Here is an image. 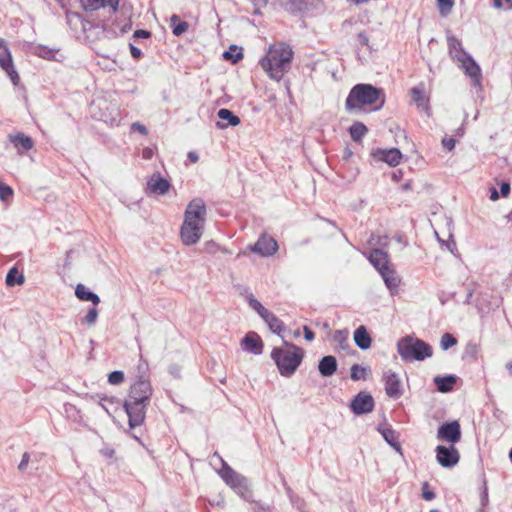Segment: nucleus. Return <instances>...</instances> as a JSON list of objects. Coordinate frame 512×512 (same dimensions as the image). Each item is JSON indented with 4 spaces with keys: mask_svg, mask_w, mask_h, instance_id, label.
Masks as SVG:
<instances>
[{
    "mask_svg": "<svg viewBox=\"0 0 512 512\" xmlns=\"http://www.w3.org/2000/svg\"><path fill=\"white\" fill-rule=\"evenodd\" d=\"M207 209L203 199L191 200L184 212V221L180 228V237L184 245L196 244L202 237L206 223Z\"/></svg>",
    "mask_w": 512,
    "mask_h": 512,
    "instance_id": "1",
    "label": "nucleus"
},
{
    "mask_svg": "<svg viewBox=\"0 0 512 512\" xmlns=\"http://www.w3.org/2000/svg\"><path fill=\"white\" fill-rule=\"evenodd\" d=\"M293 55L294 52L289 44L277 42L270 45L259 64L271 79L280 81L289 71Z\"/></svg>",
    "mask_w": 512,
    "mask_h": 512,
    "instance_id": "2",
    "label": "nucleus"
},
{
    "mask_svg": "<svg viewBox=\"0 0 512 512\" xmlns=\"http://www.w3.org/2000/svg\"><path fill=\"white\" fill-rule=\"evenodd\" d=\"M285 348L276 347L271 352V358L277 365L282 376H292L303 359V350L294 344L284 341Z\"/></svg>",
    "mask_w": 512,
    "mask_h": 512,
    "instance_id": "3",
    "label": "nucleus"
},
{
    "mask_svg": "<svg viewBox=\"0 0 512 512\" xmlns=\"http://www.w3.org/2000/svg\"><path fill=\"white\" fill-rule=\"evenodd\" d=\"M380 101L376 109L384 105L385 99L381 89H378L371 84H357L355 85L345 101L346 109L351 111L360 109L364 105H372Z\"/></svg>",
    "mask_w": 512,
    "mask_h": 512,
    "instance_id": "4",
    "label": "nucleus"
},
{
    "mask_svg": "<svg viewBox=\"0 0 512 512\" xmlns=\"http://www.w3.org/2000/svg\"><path fill=\"white\" fill-rule=\"evenodd\" d=\"M397 351L405 362L423 361L433 354L432 347L421 339L406 336L397 342Z\"/></svg>",
    "mask_w": 512,
    "mask_h": 512,
    "instance_id": "5",
    "label": "nucleus"
},
{
    "mask_svg": "<svg viewBox=\"0 0 512 512\" xmlns=\"http://www.w3.org/2000/svg\"><path fill=\"white\" fill-rule=\"evenodd\" d=\"M147 364L138 365V375L134 382L130 385L127 395L128 399L139 400L140 402H150L153 388L147 375Z\"/></svg>",
    "mask_w": 512,
    "mask_h": 512,
    "instance_id": "6",
    "label": "nucleus"
},
{
    "mask_svg": "<svg viewBox=\"0 0 512 512\" xmlns=\"http://www.w3.org/2000/svg\"><path fill=\"white\" fill-rule=\"evenodd\" d=\"M223 467L219 471V475L225 481L227 485H229L232 489H234L243 499L250 500L251 491L249 489L247 479L241 474L234 471L227 463H225L221 458Z\"/></svg>",
    "mask_w": 512,
    "mask_h": 512,
    "instance_id": "7",
    "label": "nucleus"
},
{
    "mask_svg": "<svg viewBox=\"0 0 512 512\" xmlns=\"http://www.w3.org/2000/svg\"><path fill=\"white\" fill-rule=\"evenodd\" d=\"M150 402H140L126 398L123 404L124 410L128 416L130 428H135L143 424L146 417V409Z\"/></svg>",
    "mask_w": 512,
    "mask_h": 512,
    "instance_id": "8",
    "label": "nucleus"
},
{
    "mask_svg": "<svg viewBox=\"0 0 512 512\" xmlns=\"http://www.w3.org/2000/svg\"><path fill=\"white\" fill-rule=\"evenodd\" d=\"M437 439L455 444L461 439V428L458 421H451L442 424L437 430Z\"/></svg>",
    "mask_w": 512,
    "mask_h": 512,
    "instance_id": "9",
    "label": "nucleus"
},
{
    "mask_svg": "<svg viewBox=\"0 0 512 512\" xmlns=\"http://www.w3.org/2000/svg\"><path fill=\"white\" fill-rule=\"evenodd\" d=\"M436 459L442 467L450 468L459 462L460 454L453 445L450 447L439 445L436 447Z\"/></svg>",
    "mask_w": 512,
    "mask_h": 512,
    "instance_id": "10",
    "label": "nucleus"
},
{
    "mask_svg": "<svg viewBox=\"0 0 512 512\" xmlns=\"http://www.w3.org/2000/svg\"><path fill=\"white\" fill-rule=\"evenodd\" d=\"M250 250L263 257H268L277 252L278 243L273 237L264 234L259 237L254 245L250 246Z\"/></svg>",
    "mask_w": 512,
    "mask_h": 512,
    "instance_id": "11",
    "label": "nucleus"
},
{
    "mask_svg": "<svg viewBox=\"0 0 512 512\" xmlns=\"http://www.w3.org/2000/svg\"><path fill=\"white\" fill-rule=\"evenodd\" d=\"M383 381L385 382V392L389 398L399 399L402 394V385L399 376L393 371H387L383 375Z\"/></svg>",
    "mask_w": 512,
    "mask_h": 512,
    "instance_id": "12",
    "label": "nucleus"
},
{
    "mask_svg": "<svg viewBox=\"0 0 512 512\" xmlns=\"http://www.w3.org/2000/svg\"><path fill=\"white\" fill-rule=\"evenodd\" d=\"M350 408L356 415L369 413L374 408V399L370 394L360 392L351 401Z\"/></svg>",
    "mask_w": 512,
    "mask_h": 512,
    "instance_id": "13",
    "label": "nucleus"
},
{
    "mask_svg": "<svg viewBox=\"0 0 512 512\" xmlns=\"http://www.w3.org/2000/svg\"><path fill=\"white\" fill-rule=\"evenodd\" d=\"M0 66L10 77L14 85L19 82V75L14 69L12 57L4 43L0 46Z\"/></svg>",
    "mask_w": 512,
    "mask_h": 512,
    "instance_id": "14",
    "label": "nucleus"
},
{
    "mask_svg": "<svg viewBox=\"0 0 512 512\" xmlns=\"http://www.w3.org/2000/svg\"><path fill=\"white\" fill-rule=\"evenodd\" d=\"M460 63L462 68L465 70V73L472 79L473 85L481 87V69L472 56L469 55L466 59L460 61Z\"/></svg>",
    "mask_w": 512,
    "mask_h": 512,
    "instance_id": "15",
    "label": "nucleus"
},
{
    "mask_svg": "<svg viewBox=\"0 0 512 512\" xmlns=\"http://www.w3.org/2000/svg\"><path fill=\"white\" fill-rule=\"evenodd\" d=\"M170 186V182L163 178L160 173H154L147 181V190L153 194L165 195Z\"/></svg>",
    "mask_w": 512,
    "mask_h": 512,
    "instance_id": "16",
    "label": "nucleus"
},
{
    "mask_svg": "<svg viewBox=\"0 0 512 512\" xmlns=\"http://www.w3.org/2000/svg\"><path fill=\"white\" fill-rule=\"evenodd\" d=\"M447 44L449 49V55L451 58L458 62L466 59L469 54L464 50L461 41L454 35H447Z\"/></svg>",
    "mask_w": 512,
    "mask_h": 512,
    "instance_id": "17",
    "label": "nucleus"
},
{
    "mask_svg": "<svg viewBox=\"0 0 512 512\" xmlns=\"http://www.w3.org/2000/svg\"><path fill=\"white\" fill-rule=\"evenodd\" d=\"M373 155L390 166H397L402 159V153L397 148L378 149Z\"/></svg>",
    "mask_w": 512,
    "mask_h": 512,
    "instance_id": "18",
    "label": "nucleus"
},
{
    "mask_svg": "<svg viewBox=\"0 0 512 512\" xmlns=\"http://www.w3.org/2000/svg\"><path fill=\"white\" fill-rule=\"evenodd\" d=\"M368 259L379 273L384 271L385 268L390 267L388 254L381 249H373Z\"/></svg>",
    "mask_w": 512,
    "mask_h": 512,
    "instance_id": "19",
    "label": "nucleus"
},
{
    "mask_svg": "<svg viewBox=\"0 0 512 512\" xmlns=\"http://www.w3.org/2000/svg\"><path fill=\"white\" fill-rule=\"evenodd\" d=\"M242 345H243V349L245 351H248V352L253 353L255 355H259V354L262 353V349H263L262 340L255 333L247 334L242 339Z\"/></svg>",
    "mask_w": 512,
    "mask_h": 512,
    "instance_id": "20",
    "label": "nucleus"
},
{
    "mask_svg": "<svg viewBox=\"0 0 512 512\" xmlns=\"http://www.w3.org/2000/svg\"><path fill=\"white\" fill-rule=\"evenodd\" d=\"M380 275L386 287L392 294H394L397 291L400 284V278L397 275L396 271L390 266L388 268H385L384 271H381Z\"/></svg>",
    "mask_w": 512,
    "mask_h": 512,
    "instance_id": "21",
    "label": "nucleus"
},
{
    "mask_svg": "<svg viewBox=\"0 0 512 512\" xmlns=\"http://www.w3.org/2000/svg\"><path fill=\"white\" fill-rule=\"evenodd\" d=\"M337 360L334 356H324L318 364V370L323 377H330L337 371Z\"/></svg>",
    "mask_w": 512,
    "mask_h": 512,
    "instance_id": "22",
    "label": "nucleus"
},
{
    "mask_svg": "<svg viewBox=\"0 0 512 512\" xmlns=\"http://www.w3.org/2000/svg\"><path fill=\"white\" fill-rule=\"evenodd\" d=\"M354 341L361 350H367L371 347L372 339L365 326L361 325L355 330Z\"/></svg>",
    "mask_w": 512,
    "mask_h": 512,
    "instance_id": "23",
    "label": "nucleus"
},
{
    "mask_svg": "<svg viewBox=\"0 0 512 512\" xmlns=\"http://www.w3.org/2000/svg\"><path fill=\"white\" fill-rule=\"evenodd\" d=\"M456 382H457V376H455V375L434 377V383H435L438 391L441 393L451 392L453 390Z\"/></svg>",
    "mask_w": 512,
    "mask_h": 512,
    "instance_id": "24",
    "label": "nucleus"
},
{
    "mask_svg": "<svg viewBox=\"0 0 512 512\" xmlns=\"http://www.w3.org/2000/svg\"><path fill=\"white\" fill-rule=\"evenodd\" d=\"M219 119L227 121V124H222L220 122H217V127L220 129L227 128L228 126H237L240 124V118L236 116L231 110L222 108L217 113Z\"/></svg>",
    "mask_w": 512,
    "mask_h": 512,
    "instance_id": "25",
    "label": "nucleus"
},
{
    "mask_svg": "<svg viewBox=\"0 0 512 512\" xmlns=\"http://www.w3.org/2000/svg\"><path fill=\"white\" fill-rule=\"evenodd\" d=\"M9 139L18 149L28 151L33 148V140L29 136H26L24 133L10 135Z\"/></svg>",
    "mask_w": 512,
    "mask_h": 512,
    "instance_id": "26",
    "label": "nucleus"
},
{
    "mask_svg": "<svg viewBox=\"0 0 512 512\" xmlns=\"http://www.w3.org/2000/svg\"><path fill=\"white\" fill-rule=\"evenodd\" d=\"M75 295L78 299L82 301H90L94 305H98L100 303L99 296L94 292L87 290L83 284H78L76 286Z\"/></svg>",
    "mask_w": 512,
    "mask_h": 512,
    "instance_id": "27",
    "label": "nucleus"
},
{
    "mask_svg": "<svg viewBox=\"0 0 512 512\" xmlns=\"http://www.w3.org/2000/svg\"><path fill=\"white\" fill-rule=\"evenodd\" d=\"M377 430L391 447H393L398 452L401 450V446L397 441V435L394 430H392L391 428L381 426H379Z\"/></svg>",
    "mask_w": 512,
    "mask_h": 512,
    "instance_id": "28",
    "label": "nucleus"
},
{
    "mask_svg": "<svg viewBox=\"0 0 512 512\" xmlns=\"http://www.w3.org/2000/svg\"><path fill=\"white\" fill-rule=\"evenodd\" d=\"M411 95L413 101L417 104L419 108L424 110H428L427 99L425 97L424 85L420 84L419 86L413 87L411 89Z\"/></svg>",
    "mask_w": 512,
    "mask_h": 512,
    "instance_id": "29",
    "label": "nucleus"
},
{
    "mask_svg": "<svg viewBox=\"0 0 512 512\" xmlns=\"http://www.w3.org/2000/svg\"><path fill=\"white\" fill-rule=\"evenodd\" d=\"M24 281V275L16 267L11 268L6 275L7 286L13 287L15 285H22Z\"/></svg>",
    "mask_w": 512,
    "mask_h": 512,
    "instance_id": "30",
    "label": "nucleus"
},
{
    "mask_svg": "<svg viewBox=\"0 0 512 512\" xmlns=\"http://www.w3.org/2000/svg\"><path fill=\"white\" fill-rule=\"evenodd\" d=\"M349 132L353 141L360 142L368 132V129L362 122H355L349 128Z\"/></svg>",
    "mask_w": 512,
    "mask_h": 512,
    "instance_id": "31",
    "label": "nucleus"
},
{
    "mask_svg": "<svg viewBox=\"0 0 512 512\" xmlns=\"http://www.w3.org/2000/svg\"><path fill=\"white\" fill-rule=\"evenodd\" d=\"M281 5L288 11L296 13L302 11L306 6V0H279Z\"/></svg>",
    "mask_w": 512,
    "mask_h": 512,
    "instance_id": "32",
    "label": "nucleus"
},
{
    "mask_svg": "<svg viewBox=\"0 0 512 512\" xmlns=\"http://www.w3.org/2000/svg\"><path fill=\"white\" fill-rule=\"evenodd\" d=\"M264 322L268 325L269 329L278 335L284 331V323L276 317L273 313L264 320Z\"/></svg>",
    "mask_w": 512,
    "mask_h": 512,
    "instance_id": "33",
    "label": "nucleus"
},
{
    "mask_svg": "<svg viewBox=\"0 0 512 512\" xmlns=\"http://www.w3.org/2000/svg\"><path fill=\"white\" fill-rule=\"evenodd\" d=\"M109 0H80L81 6L85 11H96L102 7L109 6Z\"/></svg>",
    "mask_w": 512,
    "mask_h": 512,
    "instance_id": "34",
    "label": "nucleus"
},
{
    "mask_svg": "<svg viewBox=\"0 0 512 512\" xmlns=\"http://www.w3.org/2000/svg\"><path fill=\"white\" fill-rule=\"evenodd\" d=\"M454 0H437V7L442 17H447L453 9Z\"/></svg>",
    "mask_w": 512,
    "mask_h": 512,
    "instance_id": "35",
    "label": "nucleus"
},
{
    "mask_svg": "<svg viewBox=\"0 0 512 512\" xmlns=\"http://www.w3.org/2000/svg\"><path fill=\"white\" fill-rule=\"evenodd\" d=\"M350 370H351V379L354 381L364 379L367 372L369 371L368 368L361 367L358 364L352 365Z\"/></svg>",
    "mask_w": 512,
    "mask_h": 512,
    "instance_id": "36",
    "label": "nucleus"
},
{
    "mask_svg": "<svg viewBox=\"0 0 512 512\" xmlns=\"http://www.w3.org/2000/svg\"><path fill=\"white\" fill-rule=\"evenodd\" d=\"M457 344V339L450 333H445L442 335L440 340V347L442 350L446 351L449 348L455 346Z\"/></svg>",
    "mask_w": 512,
    "mask_h": 512,
    "instance_id": "37",
    "label": "nucleus"
},
{
    "mask_svg": "<svg viewBox=\"0 0 512 512\" xmlns=\"http://www.w3.org/2000/svg\"><path fill=\"white\" fill-rule=\"evenodd\" d=\"M230 50L236 51V53H232L231 51H225L223 53V58L226 60H231L232 63H237L239 60L243 58V53L241 51H238L237 46L231 45Z\"/></svg>",
    "mask_w": 512,
    "mask_h": 512,
    "instance_id": "38",
    "label": "nucleus"
},
{
    "mask_svg": "<svg viewBox=\"0 0 512 512\" xmlns=\"http://www.w3.org/2000/svg\"><path fill=\"white\" fill-rule=\"evenodd\" d=\"M124 381V373L120 370L111 372L108 375V382L112 385H119Z\"/></svg>",
    "mask_w": 512,
    "mask_h": 512,
    "instance_id": "39",
    "label": "nucleus"
},
{
    "mask_svg": "<svg viewBox=\"0 0 512 512\" xmlns=\"http://www.w3.org/2000/svg\"><path fill=\"white\" fill-rule=\"evenodd\" d=\"M97 318H98V310L96 308H91V309H89L88 313L84 317L83 321L87 325L90 326L96 322Z\"/></svg>",
    "mask_w": 512,
    "mask_h": 512,
    "instance_id": "40",
    "label": "nucleus"
},
{
    "mask_svg": "<svg viewBox=\"0 0 512 512\" xmlns=\"http://www.w3.org/2000/svg\"><path fill=\"white\" fill-rule=\"evenodd\" d=\"M13 195V190L10 186L0 182V200L6 201Z\"/></svg>",
    "mask_w": 512,
    "mask_h": 512,
    "instance_id": "41",
    "label": "nucleus"
},
{
    "mask_svg": "<svg viewBox=\"0 0 512 512\" xmlns=\"http://www.w3.org/2000/svg\"><path fill=\"white\" fill-rule=\"evenodd\" d=\"M188 23L185 21L178 22L172 28V32L175 36H180L188 30Z\"/></svg>",
    "mask_w": 512,
    "mask_h": 512,
    "instance_id": "42",
    "label": "nucleus"
},
{
    "mask_svg": "<svg viewBox=\"0 0 512 512\" xmlns=\"http://www.w3.org/2000/svg\"><path fill=\"white\" fill-rule=\"evenodd\" d=\"M428 487L429 485L427 482L422 484V497L427 501H431L435 498V493L429 490Z\"/></svg>",
    "mask_w": 512,
    "mask_h": 512,
    "instance_id": "43",
    "label": "nucleus"
},
{
    "mask_svg": "<svg viewBox=\"0 0 512 512\" xmlns=\"http://www.w3.org/2000/svg\"><path fill=\"white\" fill-rule=\"evenodd\" d=\"M247 302L249 306L255 311L259 310L262 306V304L254 297L252 293L247 296Z\"/></svg>",
    "mask_w": 512,
    "mask_h": 512,
    "instance_id": "44",
    "label": "nucleus"
},
{
    "mask_svg": "<svg viewBox=\"0 0 512 512\" xmlns=\"http://www.w3.org/2000/svg\"><path fill=\"white\" fill-rule=\"evenodd\" d=\"M481 506L482 507H485L488 505V502H489V498H488V488H487V483L486 481L484 480L483 481V489H482V492H481Z\"/></svg>",
    "mask_w": 512,
    "mask_h": 512,
    "instance_id": "45",
    "label": "nucleus"
},
{
    "mask_svg": "<svg viewBox=\"0 0 512 512\" xmlns=\"http://www.w3.org/2000/svg\"><path fill=\"white\" fill-rule=\"evenodd\" d=\"M456 141L453 138L444 137L442 139V145L448 151H452L455 147Z\"/></svg>",
    "mask_w": 512,
    "mask_h": 512,
    "instance_id": "46",
    "label": "nucleus"
},
{
    "mask_svg": "<svg viewBox=\"0 0 512 512\" xmlns=\"http://www.w3.org/2000/svg\"><path fill=\"white\" fill-rule=\"evenodd\" d=\"M131 130L138 131L140 134H142L144 136L148 134L147 128L139 122L132 123Z\"/></svg>",
    "mask_w": 512,
    "mask_h": 512,
    "instance_id": "47",
    "label": "nucleus"
},
{
    "mask_svg": "<svg viewBox=\"0 0 512 512\" xmlns=\"http://www.w3.org/2000/svg\"><path fill=\"white\" fill-rule=\"evenodd\" d=\"M504 3L507 4V9L512 8V0H493V6L497 9L504 8Z\"/></svg>",
    "mask_w": 512,
    "mask_h": 512,
    "instance_id": "48",
    "label": "nucleus"
},
{
    "mask_svg": "<svg viewBox=\"0 0 512 512\" xmlns=\"http://www.w3.org/2000/svg\"><path fill=\"white\" fill-rule=\"evenodd\" d=\"M29 460H30V454L28 452H25L23 455H22V459L20 461V464L18 466V469L20 471H24L26 469V467L28 466V463H29Z\"/></svg>",
    "mask_w": 512,
    "mask_h": 512,
    "instance_id": "49",
    "label": "nucleus"
},
{
    "mask_svg": "<svg viewBox=\"0 0 512 512\" xmlns=\"http://www.w3.org/2000/svg\"><path fill=\"white\" fill-rule=\"evenodd\" d=\"M113 404L114 402L112 399H109L107 397L101 398L100 405L108 414H111L109 406Z\"/></svg>",
    "mask_w": 512,
    "mask_h": 512,
    "instance_id": "50",
    "label": "nucleus"
},
{
    "mask_svg": "<svg viewBox=\"0 0 512 512\" xmlns=\"http://www.w3.org/2000/svg\"><path fill=\"white\" fill-rule=\"evenodd\" d=\"M256 312L263 320L267 319L272 314V312L267 310L263 305Z\"/></svg>",
    "mask_w": 512,
    "mask_h": 512,
    "instance_id": "51",
    "label": "nucleus"
},
{
    "mask_svg": "<svg viewBox=\"0 0 512 512\" xmlns=\"http://www.w3.org/2000/svg\"><path fill=\"white\" fill-rule=\"evenodd\" d=\"M303 331H304V337L307 341H312L315 337L313 331L308 327V326H304L303 327Z\"/></svg>",
    "mask_w": 512,
    "mask_h": 512,
    "instance_id": "52",
    "label": "nucleus"
},
{
    "mask_svg": "<svg viewBox=\"0 0 512 512\" xmlns=\"http://www.w3.org/2000/svg\"><path fill=\"white\" fill-rule=\"evenodd\" d=\"M256 7L255 13H259V9L267 5L270 0H251Z\"/></svg>",
    "mask_w": 512,
    "mask_h": 512,
    "instance_id": "53",
    "label": "nucleus"
},
{
    "mask_svg": "<svg viewBox=\"0 0 512 512\" xmlns=\"http://www.w3.org/2000/svg\"><path fill=\"white\" fill-rule=\"evenodd\" d=\"M500 192L503 197H507L510 193V184L507 182H504L500 186Z\"/></svg>",
    "mask_w": 512,
    "mask_h": 512,
    "instance_id": "54",
    "label": "nucleus"
},
{
    "mask_svg": "<svg viewBox=\"0 0 512 512\" xmlns=\"http://www.w3.org/2000/svg\"><path fill=\"white\" fill-rule=\"evenodd\" d=\"M130 52L132 57L135 59H139L142 55L141 50L132 44H130Z\"/></svg>",
    "mask_w": 512,
    "mask_h": 512,
    "instance_id": "55",
    "label": "nucleus"
},
{
    "mask_svg": "<svg viewBox=\"0 0 512 512\" xmlns=\"http://www.w3.org/2000/svg\"><path fill=\"white\" fill-rule=\"evenodd\" d=\"M135 38H148L150 37V32L147 30H136L133 35Z\"/></svg>",
    "mask_w": 512,
    "mask_h": 512,
    "instance_id": "56",
    "label": "nucleus"
},
{
    "mask_svg": "<svg viewBox=\"0 0 512 512\" xmlns=\"http://www.w3.org/2000/svg\"><path fill=\"white\" fill-rule=\"evenodd\" d=\"M336 341L342 342L347 340V332L345 331H336L334 336Z\"/></svg>",
    "mask_w": 512,
    "mask_h": 512,
    "instance_id": "57",
    "label": "nucleus"
},
{
    "mask_svg": "<svg viewBox=\"0 0 512 512\" xmlns=\"http://www.w3.org/2000/svg\"><path fill=\"white\" fill-rule=\"evenodd\" d=\"M153 154H154L153 149L148 148V147L144 148L142 151V157L147 160L151 159L153 157Z\"/></svg>",
    "mask_w": 512,
    "mask_h": 512,
    "instance_id": "58",
    "label": "nucleus"
},
{
    "mask_svg": "<svg viewBox=\"0 0 512 512\" xmlns=\"http://www.w3.org/2000/svg\"><path fill=\"white\" fill-rule=\"evenodd\" d=\"M358 41L362 44V45H367L368 44V37L365 33L361 32L358 34Z\"/></svg>",
    "mask_w": 512,
    "mask_h": 512,
    "instance_id": "59",
    "label": "nucleus"
},
{
    "mask_svg": "<svg viewBox=\"0 0 512 512\" xmlns=\"http://www.w3.org/2000/svg\"><path fill=\"white\" fill-rule=\"evenodd\" d=\"M101 454L107 458H112L114 455V450L111 448H104L101 450Z\"/></svg>",
    "mask_w": 512,
    "mask_h": 512,
    "instance_id": "60",
    "label": "nucleus"
},
{
    "mask_svg": "<svg viewBox=\"0 0 512 512\" xmlns=\"http://www.w3.org/2000/svg\"><path fill=\"white\" fill-rule=\"evenodd\" d=\"M108 3L110 5L111 12L115 13L118 9L119 0H109Z\"/></svg>",
    "mask_w": 512,
    "mask_h": 512,
    "instance_id": "61",
    "label": "nucleus"
},
{
    "mask_svg": "<svg viewBox=\"0 0 512 512\" xmlns=\"http://www.w3.org/2000/svg\"><path fill=\"white\" fill-rule=\"evenodd\" d=\"M187 156L192 163H196L199 160V156L196 152H189Z\"/></svg>",
    "mask_w": 512,
    "mask_h": 512,
    "instance_id": "62",
    "label": "nucleus"
},
{
    "mask_svg": "<svg viewBox=\"0 0 512 512\" xmlns=\"http://www.w3.org/2000/svg\"><path fill=\"white\" fill-rule=\"evenodd\" d=\"M490 199H491L492 201H496V200H498V199H499L498 191H497L495 188H492V189H491Z\"/></svg>",
    "mask_w": 512,
    "mask_h": 512,
    "instance_id": "63",
    "label": "nucleus"
},
{
    "mask_svg": "<svg viewBox=\"0 0 512 512\" xmlns=\"http://www.w3.org/2000/svg\"><path fill=\"white\" fill-rule=\"evenodd\" d=\"M170 21H171L172 26H174L175 24H177L179 22V17L176 14H174L171 16Z\"/></svg>",
    "mask_w": 512,
    "mask_h": 512,
    "instance_id": "64",
    "label": "nucleus"
}]
</instances>
